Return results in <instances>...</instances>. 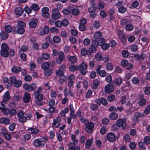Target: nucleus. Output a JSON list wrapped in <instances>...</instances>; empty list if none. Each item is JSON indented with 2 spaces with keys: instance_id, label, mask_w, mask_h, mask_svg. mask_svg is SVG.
<instances>
[{
  "instance_id": "c03bdc74",
  "label": "nucleus",
  "mask_w": 150,
  "mask_h": 150,
  "mask_svg": "<svg viewBox=\"0 0 150 150\" xmlns=\"http://www.w3.org/2000/svg\"><path fill=\"white\" fill-rule=\"evenodd\" d=\"M144 142L146 144H149L150 143V138L149 137L146 136L144 137Z\"/></svg>"
},
{
  "instance_id": "a878e982",
  "label": "nucleus",
  "mask_w": 150,
  "mask_h": 150,
  "mask_svg": "<svg viewBox=\"0 0 150 150\" xmlns=\"http://www.w3.org/2000/svg\"><path fill=\"white\" fill-rule=\"evenodd\" d=\"M25 31L23 28H18L17 31L14 30L13 33L14 34L18 33L20 34H22L24 33Z\"/></svg>"
},
{
  "instance_id": "5701e85b",
  "label": "nucleus",
  "mask_w": 150,
  "mask_h": 150,
  "mask_svg": "<svg viewBox=\"0 0 150 150\" xmlns=\"http://www.w3.org/2000/svg\"><path fill=\"white\" fill-rule=\"evenodd\" d=\"M0 35L1 39L3 40H6L8 38V35L4 31H1Z\"/></svg>"
},
{
  "instance_id": "f704fd0d",
  "label": "nucleus",
  "mask_w": 150,
  "mask_h": 150,
  "mask_svg": "<svg viewBox=\"0 0 150 150\" xmlns=\"http://www.w3.org/2000/svg\"><path fill=\"white\" fill-rule=\"evenodd\" d=\"M31 8L35 11H38L39 9V6L38 5L36 4H34L31 6Z\"/></svg>"
},
{
  "instance_id": "79ce46f5",
  "label": "nucleus",
  "mask_w": 150,
  "mask_h": 150,
  "mask_svg": "<svg viewBox=\"0 0 150 150\" xmlns=\"http://www.w3.org/2000/svg\"><path fill=\"white\" fill-rule=\"evenodd\" d=\"M133 25L131 24H128L126 25L125 27L126 30L128 31H131L133 30Z\"/></svg>"
},
{
  "instance_id": "e433bc0d",
  "label": "nucleus",
  "mask_w": 150,
  "mask_h": 150,
  "mask_svg": "<svg viewBox=\"0 0 150 150\" xmlns=\"http://www.w3.org/2000/svg\"><path fill=\"white\" fill-rule=\"evenodd\" d=\"M77 144H74L72 142L70 143L69 144V150H76V145Z\"/></svg>"
},
{
  "instance_id": "423d86ee",
  "label": "nucleus",
  "mask_w": 150,
  "mask_h": 150,
  "mask_svg": "<svg viewBox=\"0 0 150 150\" xmlns=\"http://www.w3.org/2000/svg\"><path fill=\"white\" fill-rule=\"evenodd\" d=\"M116 124L119 127H122V128L124 129L126 127V123L125 120L122 119H118L117 121Z\"/></svg>"
},
{
  "instance_id": "a19ab883",
  "label": "nucleus",
  "mask_w": 150,
  "mask_h": 150,
  "mask_svg": "<svg viewBox=\"0 0 150 150\" xmlns=\"http://www.w3.org/2000/svg\"><path fill=\"white\" fill-rule=\"evenodd\" d=\"M81 53L82 55L83 56H85L87 54L89 55L88 54L87 50L85 48H83L81 50Z\"/></svg>"
},
{
  "instance_id": "39448f33",
  "label": "nucleus",
  "mask_w": 150,
  "mask_h": 150,
  "mask_svg": "<svg viewBox=\"0 0 150 150\" xmlns=\"http://www.w3.org/2000/svg\"><path fill=\"white\" fill-rule=\"evenodd\" d=\"M65 59V55L63 52L61 51L59 53L58 57L56 59L57 64H61Z\"/></svg>"
},
{
  "instance_id": "f03ea898",
  "label": "nucleus",
  "mask_w": 150,
  "mask_h": 150,
  "mask_svg": "<svg viewBox=\"0 0 150 150\" xmlns=\"http://www.w3.org/2000/svg\"><path fill=\"white\" fill-rule=\"evenodd\" d=\"M34 97L36 99L35 101V103L38 106H40L43 104L41 100H42L43 96L41 94L38 93V92H35L34 93Z\"/></svg>"
},
{
  "instance_id": "f3484780",
  "label": "nucleus",
  "mask_w": 150,
  "mask_h": 150,
  "mask_svg": "<svg viewBox=\"0 0 150 150\" xmlns=\"http://www.w3.org/2000/svg\"><path fill=\"white\" fill-rule=\"evenodd\" d=\"M21 71V68L18 66H14L11 68L12 71L15 73L17 74Z\"/></svg>"
},
{
  "instance_id": "a211bd4d",
  "label": "nucleus",
  "mask_w": 150,
  "mask_h": 150,
  "mask_svg": "<svg viewBox=\"0 0 150 150\" xmlns=\"http://www.w3.org/2000/svg\"><path fill=\"white\" fill-rule=\"evenodd\" d=\"M87 67V65L84 62H83L77 66V69L78 70H79L82 69H86Z\"/></svg>"
},
{
  "instance_id": "7ed1b4c3",
  "label": "nucleus",
  "mask_w": 150,
  "mask_h": 150,
  "mask_svg": "<svg viewBox=\"0 0 150 150\" xmlns=\"http://www.w3.org/2000/svg\"><path fill=\"white\" fill-rule=\"evenodd\" d=\"M24 88L28 91L30 92L33 90H35L36 88V85L35 83H33L29 84L26 83L23 85Z\"/></svg>"
},
{
  "instance_id": "774afa93",
  "label": "nucleus",
  "mask_w": 150,
  "mask_h": 150,
  "mask_svg": "<svg viewBox=\"0 0 150 150\" xmlns=\"http://www.w3.org/2000/svg\"><path fill=\"white\" fill-rule=\"evenodd\" d=\"M4 138L8 140H10L11 139V135L8 133L4 136Z\"/></svg>"
},
{
  "instance_id": "3c124183",
  "label": "nucleus",
  "mask_w": 150,
  "mask_h": 150,
  "mask_svg": "<svg viewBox=\"0 0 150 150\" xmlns=\"http://www.w3.org/2000/svg\"><path fill=\"white\" fill-rule=\"evenodd\" d=\"M98 108V106L96 104H93L91 105V108L92 110H96Z\"/></svg>"
},
{
  "instance_id": "2eb2a0df",
  "label": "nucleus",
  "mask_w": 150,
  "mask_h": 150,
  "mask_svg": "<svg viewBox=\"0 0 150 150\" xmlns=\"http://www.w3.org/2000/svg\"><path fill=\"white\" fill-rule=\"evenodd\" d=\"M60 117H57L56 119L54 120L52 124L55 127L57 128L60 126Z\"/></svg>"
},
{
  "instance_id": "0eeeda50",
  "label": "nucleus",
  "mask_w": 150,
  "mask_h": 150,
  "mask_svg": "<svg viewBox=\"0 0 150 150\" xmlns=\"http://www.w3.org/2000/svg\"><path fill=\"white\" fill-rule=\"evenodd\" d=\"M52 13L53 14L52 15V17L53 19H57L60 17L61 15L57 9H54L52 10Z\"/></svg>"
},
{
  "instance_id": "20e7f679",
  "label": "nucleus",
  "mask_w": 150,
  "mask_h": 150,
  "mask_svg": "<svg viewBox=\"0 0 150 150\" xmlns=\"http://www.w3.org/2000/svg\"><path fill=\"white\" fill-rule=\"evenodd\" d=\"M10 81L13 83L14 86L16 88L20 87L22 84V81L20 80H17L14 76H13L10 78Z\"/></svg>"
},
{
  "instance_id": "2f4dec72",
  "label": "nucleus",
  "mask_w": 150,
  "mask_h": 150,
  "mask_svg": "<svg viewBox=\"0 0 150 150\" xmlns=\"http://www.w3.org/2000/svg\"><path fill=\"white\" fill-rule=\"evenodd\" d=\"M6 31L8 33H11L12 30V27L9 25H6L5 27Z\"/></svg>"
},
{
  "instance_id": "f8f14e48",
  "label": "nucleus",
  "mask_w": 150,
  "mask_h": 150,
  "mask_svg": "<svg viewBox=\"0 0 150 150\" xmlns=\"http://www.w3.org/2000/svg\"><path fill=\"white\" fill-rule=\"evenodd\" d=\"M105 91L107 93H111L114 91V88L112 84H108L106 85L105 88Z\"/></svg>"
},
{
  "instance_id": "de8ad7c7",
  "label": "nucleus",
  "mask_w": 150,
  "mask_h": 150,
  "mask_svg": "<svg viewBox=\"0 0 150 150\" xmlns=\"http://www.w3.org/2000/svg\"><path fill=\"white\" fill-rule=\"evenodd\" d=\"M127 10V9L124 6H121L118 8V11L121 13H123Z\"/></svg>"
},
{
  "instance_id": "4d7b16f0",
  "label": "nucleus",
  "mask_w": 150,
  "mask_h": 150,
  "mask_svg": "<svg viewBox=\"0 0 150 150\" xmlns=\"http://www.w3.org/2000/svg\"><path fill=\"white\" fill-rule=\"evenodd\" d=\"M59 31V30L58 28L54 27H52L50 29V32L51 33H57Z\"/></svg>"
},
{
  "instance_id": "7c9ffc66",
  "label": "nucleus",
  "mask_w": 150,
  "mask_h": 150,
  "mask_svg": "<svg viewBox=\"0 0 150 150\" xmlns=\"http://www.w3.org/2000/svg\"><path fill=\"white\" fill-rule=\"evenodd\" d=\"M93 140V139L91 138L87 141L86 144V148H89L90 146L92 144Z\"/></svg>"
},
{
  "instance_id": "e2e57ef3",
  "label": "nucleus",
  "mask_w": 150,
  "mask_h": 150,
  "mask_svg": "<svg viewBox=\"0 0 150 150\" xmlns=\"http://www.w3.org/2000/svg\"><path fill=\"white\" fill-rule=\"evenodd\" d=\"M86 27L85 25L80 24L79 27V29L81 31H85L86 30Z\"/></svg>"
},
{
  "instance_id": "cd10ccee",
  "label": "nucleus",
  "mask_w": 150,
  "mask_h": 150,
  "mask_svg": "<svg viewBox=\"0 0 150 150\" xmlns=\"http://www.w3.org/2000/svg\"><path fill=\"white\" fill-rule=\"evenodd\" d=\"M98 45V42L96 40H94L92 42L90 46L97 49Z\"/></svg>"
},
{
  "instance_id": "72a5a7b5",
  "label": "nucleus",
  "mask_w": 150,
  "mask_h": 150,
  "mask_svg": "<svg viewBox=\"0 0 150 150\" xmlns=\"http://www.w3.org/2000/svg\"><path fill=\"white\" fill-rule=\"evenodd\" d=\"M41 67L43 70L45 71V75L46 76V74L47 73V71H46V70H47V62H45L42 64L41 65Z\"/></svg>"
},
{
  "instance_id": "ea45409f",
  "label": "nucleus",
  "mask_w": 150,
  "mask_h": 150,
  "mask_svg": "<svg viewBox=\"0 0 150 150\" xmlns=\"http://www.w3.org/2000/svg\"><path fill=\"white\" fill-rule=\"evenodd\" d=\"M18 28H23L25 26V24L22 21H19L18 23Z\"/></svg>"
},
{
  "instance_id": "4be33fe9",
  "label": "nucleus",
  "mask_w": 150,
  "mask_h": 150,
  "mask_svg": "<svg viewBox=\"0 0 150 150\" xmlns=\"http://www.w3.org/2000/svg\"><path fill=\"white\" fill-rule=\"evenodd\" d=\"M11 98L9 92L7 91L4 94L3 97V100L5 101H7L9 100Z\"/></svg>"
},
{
  "instance_id": "9d476101",
  "label": "nucleus",
  "mask_w": 150,
  "mask_h": 150,
  "mask_svg": "<svg viewBox=\"0 0 150 150\" xmlns=\"http://www.w3.org/2000/svg\"><path fill=\"white\" fill-rule=\"evenodd\" d=\"M38 21L37 19L31 18L29 23V26L31 28H35L36 27Z\"/></svg>"
},
{
  "instance_id": "bb28decb",
  "label": "nucleus",
  "mask_w": 150,
  "mask_h": 150,
  "mask_svg": "<svg viewBox=\"0 0 150 150\" xmlns=\"http://www.w3.org/2000/svg\"><path fill=\"white\" fill-rule=\"evenodd\" d=\"M97 49L90 46L88 50V52L89 55H91V53H95L96 52Z\"/></svg>"
},
{
  "instance_id": "052dcab7",
  "label": "nucleus",
  "mask_w": 150,
  "mask_h": 150,
  "mask_svg": "<svg viewBox=\"0 0 150 150\" xmlns=\"http://www.w3.org/2000/svg\"><path fill=\"white\" fill-rule=\"evenodd\" d=\"M62 25L64 26H67L69 24L68 21L66 19H63L62 21Z\"/></svg>"
},
{
  "instance_id": "5fc2aeb1",
  "label": "nucleus",
  "mask_w": 150,
  "mask_h": 150,
  "mask_svg": "<svg viewBox=\"0 0 150 150\" xmlns=\"http://www.w3.org/2000/svg\"><path fill=\"white\" fill-rule=\"evenodd\" d=\"M132 82L134 84H137L139 83L140 81L136 77L132 78Z\"/></svg>"
},
{
  "instance_id": "a18cd8bd",
  "label": "nucleus",
  "mask_w": 150,
  "mask_h": 150,
  "mask_svg": "<svg viewBox=\"0 0 150 150\" xmlns=\"http://www.w3.org/2000/svg\"><path fill=\"white\" fill-rule=\"evenodd\" d=\"M113 65L111 63H108L106 65V68L108 70L110 71L113 68Z\"/></svg>"
},
{
  "instance_id": "6e6d98bb",
  "label": "nucleus",
  "mask_w": 150,
  "mask_h": 150,
  "mask_svg": "<svg viewBox=\"0 0 150 150\" xmlns=\"http://www.w3.org/2000/svg\"><path fill=\"white\" fill-rule=\"evenodd\" d=\"M56 73L58 76L61 77H62L64 76V73L63 71L59 69L57 70L56 71Z\"/></svg>"
},
{
  "instance_id": "603ef678",
  "label": "nucleus",
  "mask_w": 150,
  "mask_h": 150,
  "mask_svg": "<svg viewBox=\"0 0 150 150\" xmlns=\"http://www.w3.org/2000/svg\"><path fill=\"white\" fill-rule=\"evenodd\" d=\"M98 74H99L100 76L102 77L105 76L106 75L105 71L103 70L100 71V72H98Z\"/></svg>"
},
{
  "instance_id": "49530a36",
  "label": "nucleus",
  "mask_w": 150,
  "mask_h": 150,
  "mask_svg": "<svg viewBox=\"0 0 150 150\" xmlns=\"http://www.w3.org/2000/svg\"><path fill=\"white\" fill-rule=\"evenodd\" d=\"M95 58L97 60L100 61L102 60L103 57L100 54L96 53L95 55Z\"/></svg>"
},
{
  "instance_id": "aec40b11",
  "label": "nucleus",
  "mask_w": 150,
  "mask_h": 150,
  "mask_svg": "<svg viewBox=\"0 0 150 150\" xmlns=\"http://www.w3.org/2000/svg\"><path fill=\"white\" fill-rule=\"evenodd\" d=\"M118 117L117 114L114 112L110 113L109 116V118L112 120H116Z\"/></svg>"
},
{
  "instance_id": "9b49d317",
  "label": "nucleus",
  "mask_w": 150,
  "mask_h": 150,
  "mask_svg": "<svg viewBox=\"0 0 150 150\" xmlns=\"http://www.w3.org/2000/svg\"><path fill=\"white\" fill-rule=\"evenodd\" d=\"M107 139L110 142H113L115 139V135L114 133L110 132L107 134Z\"/></svg>"
},
{
  "instance_id": "4468645a",
  "label": "nucleus",
  "mask_w": 150,
  "mask_h": 150,
  "mask_svg": "<svg viewBox=\"0 0 150 150\" xmlns=\"http://www.w3.org/2000/svg\"><path fill=\"white\" fill-rule=\"evenodd\" d=\"M10 120L8 117H1L0 118V123L6 125L10 124Z\"/></svg>"
},
{
  "instance_id": "338daca9",
  "label": "nucleus",
  "mask_w": 150,
  "mask_h": 150,
  "mask_svg": "<svg viewBox=\"0 0 150 150\" xmlns=\"http://www.w3.org/2000/svg\"><path fill=\"white\" fill-rule=\"evenodd\" d=\"M115 13V10L112 8L110 9L108 12V14L110 16H113Z\"/></svg>"
},
{
  "instance_id": "58836bf2",
  "label": "nucleus",
  "mask_w": 150,
  "mask_h": 150,
  "mask_svg": "<svg viewBox=\"0 0 150 150\" xmlns=\"http://www.w3.org/2000/svg\"><path fill=\"white\" fill-rule=\"evenodd\" d=\"M17 112L16 110L14 108H11L9 110V114L11 116H13L16 115Z\"/></svg>"
},
{
  "instance_id": "ddd939ff",
  "label": "nucleus",
  "mask_w": 150,
  "mask_h": 150,
  "mask_svg": "<svg viewBox=\"0 0 150 150\" xmlns=\"http://www.w3.org/2000/svg\"><path fill=\"white\" fill-rule=\"evenodd\" d=\"M30 94L28 93H25L23 97V101L25 103H28L30 101Z\"/></svg>"
},
{
  "instance_id": "37998d69",
  "label": "nucleus",
  "mask_w": 150,
  "mask_h": 150,
  "mask_svg": "<svg viewBox=\"0 0 150 150\" xmlns=\"http://www.w3.org/2000/svg\"><path fill=\"white\" fill-rule=\"evenodd\" d=\"M27 120L26 117L23 116L20 117L19 119V120L20 122L23 123L25 122Z\"/></svg>"
},
{
  "instance_id": "09e8293b",
  "label": "nucleus",
  "mask_w": 150,
  "mask_h": 150,
  "mask_svg": "<svg viewBox=\"0 0 150 150\" xmlns=\"http://www.w3.org/2000/svg\"><path fill=\"white\" fill-rule=\"evenodd\" d=\"M53 40L55 43H58L60 42L61 39L59 36H55L53 38Z\"/></svg>"
},
{
  "instance_id": "8fccbe9b",
  "label": "nucleus",
  "mask_w": 150,
  "mask_h": 150,
  "mask_svg": "<svg viewBox=\"0 0 150 150\" xmlns=\"http://www.w3.org/2000/svg\"><path fill=\"white\" fill-rule=\"evenodd\" d=\"M69 69L71 71H75L78 70L77 66L76 67L73 65H72L70 66Z\"/></svg>"
},
{
  "instance_id": "c9c22d12",
  "label": "nucleus",
  "mask_w": 150,
  "mask_h": 150,
  "mask_svg": "<svg viewBox=\"0 0 150 150\" xmlns=\"http://www.w3.org/2000/svg\"><path fill=\"white\" fill-rule=\"evenodd\" d=\"M79 11L77 8L73 9L71 13L73 15L75 16H77L79 14Z\"/></svg>"
},
{
  "instance_id": "bf43d9fd",
  "label": "nucleus",
  "mask_w": 150,
  "mask_h": 150,
  "mask_svg": "<svg viewBox=\"0 0 150 150\" xmlns=\"http://www.w3.org/2000/svg\"><path fill=\"white\" fill-rule=\"evenodd\" d=\"M90 40L87 38L85 39L83 41V44L86 45H88L90 44Z\"/></svg>"
},
{
  "instance_id": "393cba45",
  "label": "nucleus",
  "mask_w": 150,
  "mask_h": 150,
  "mask_svg": "<svg viewBox=\"0 0 150 150\" xmlns=\"http://www.w3.org/2000/svg\"><path fill=\"white\" fill-rule=\"evenodd\" d=\"M102 36V33L100 31L96 32L94 35V38L96 39H98L101 38Z\"/></svg>"
},
{
  "instance_id": "4c0bfd02",
  "label": "nucleus",
  "mask_w": 150,
  "mask_h": 150,
  "mask_svg": "<svg viewBox=\"0 0 150 150\" xmlns=\"http://www.w3.org/2000/svg\"><path fill=\"white\" fill-rule=\"evenodd\" d=\"M99 84V81L98 79H95L93 83L92 86V88H96L98 86Z\"/></svg>"
},
{
  "instance_id": "c756f323",
  "label": "nucleus",
  "mask_w": 150,
  "mask_h": 150,
  "mask_svg": "<svg viewBox=\"0 0 150 150\" xmlns=\"http://www.w3.org/2000/svg\"><path fill=\"white\" fill-rule=\"evenodd\" d=\"M42 16L43 17L47 18V7H43L42 9Z\"/></svg>"
},
{
  "instance_id": "864d4df0",
  "label": "nucleus",
  "mask_w": 150,
  "mask_h": 150,
  "mask_svg": "<svg viewBox=\"0 0 150 150\" xmlns=\"http://www.w3.org/2000/svg\"><path fill=\"white\" fill-rule=\"evenodd\" d=\"M8 133V131L6 129L2 127L0 129V133L4 136Z\"/></svg>"
},
{
  "instance_id": "473e14b6",
  "label": "nucleus",
  "mask_w": 150,
  "mask_h": 150,
  "mask_svg": "<svg viewBox=\"0 0 150 150\" xmlns=\"http://www.w3.org/2000/svg\"><path fill=\"white\" fill-rule=\"evenodd\" d=\"M28 129L29 130H30L31 133L33 134H36L39 131L38 129L33 127L29 128Z\"/></svg>"
},
{
  "instance_id": "13d9d810",
  "label": "nucleus",
  "mask_w": 150,
  "mask_h": 150,
  "mask_svg": "<svg viewBox=\"0 0 150 150\" xmlns=\"http://www.w3.org/2000/svg\"><path fill=\"white\" fill-rule=\"evenodd\" d=\"M123 57L125 58L127 57L129 55V53L126 50H123L122 52Z\"/></svg>"
},
{
  "instance_id": "f257e3e1",
  "label": "nucleus",
  "mask_w": 150,
  "mask_h": 150,
  "mask_svg": "<svg viewBox=\"0 0 150 150\" xmlns=\"http://www.w3.org/2000/svg\"><path fill=\"white\" fill-rule=\"evenodd\" d=\"M9 48L7 44L2 43L1 45V50L0 51L1 56L4 57H8L9 55Z\"/></svg>"
},
{
  "instance_id": "b1692460",
  "label": "nucleus",
  "mask_w": 150,
  "mask_h": 150,
  "mask_svg": "<svg viewBox=\"0 0 150 150\" xmlns=\"http://www.w3.org/2000/svg\"><path fill=\"white\" fill-rule=\"evenodd\" d=\"M69 60L72 64H74L76 62L77 58L75 56H70L67 57Z\"/></svg>"
},
{
  "instance_id": "dca6fc26",
  "label": "nucleus",
  "mask_w": 150,
  "mask_h": 150,
  "mask_svg": "<svg viewBox=\"0 0 150 150\" xmlns=\"http://www.w3.org/2000/svg\"><path fill=\"white\" fill-rule=\"evenodd\" d=\"M15 14L18 16L21 15L23 13V10L21 7L16 8L14 11Z\"/></svg>"
},
{
  "instance_id": "6e6552de",
  "label": "nucleus",
  "mask_w": 150,
  "mask_h": 150,
  "mask_svg": "<svg viewBox=\"0 0 150 150\" xmlns=\"http://www.w3.org/2000/svg\"><path fill=\"white\" fill-rule=\"evenodd\" d=\"M34 145L36 146H43L45 145V142L44 140L41 138L40 139H35L34 142Z\"/></svg>"
},
{
  "instance_id": "0e129e2a",
  "label": "nucleus",
  "mask_w": 150,
  "mask_h": 150,
  "mask_svg": "<svg viewBox=\"0 0 150 150\" xmlns=\"http://www.w3.org/2000/svg\"><path fill=\"white\" fill-rule=\"evenodd\" d=\"M150 111V104L146 108L144 111V113L147 115L149 113Z\"/></svg>"
},
{
  "instance_id": "680f3d73",
  "label": "nucleus",
  "mask_w": 150,
  "mask_h": 150,
  "mask_svg": "<svg viewBox=\"0 0 150 150\" xmlns=\"http://www.w3.org/2000/svg\"><path fill=\"white\" fill-rule=\"evenodd\" d=\"M54 24L56 26L58 27H61L62 26V21L57 20L55 22Z\"/></svg>"
},
{
  "instance_id": "6ab92c4d",
  "label": "nucleus",
  "mask_w": 150,
  "mask_h": 150,
  "mask_svg": "<svg viewBox=\"0 0 150 150\" xmlns=\"http://www.w3.org/2000/svg\"><path fill=\"white\" fill-rule=\"evenodd\" d=\"M122 82L121 79L120 78H116L112 82V85H120Z\"/></svg>"
},
{
  "instance_id": "69168bd1",
  "label": "nucleus",
  "mask_w": 150,
  "mask_h": 150,
  "mask_svg": "<svg viewBox=\"0 0 150 150\" xmlns=\"http://www.w3.org/2000/svg\"><path fill=\"white\" fill-rule=\"evenodd\" d=\"M102 48L104 50H105L108 49L109 47V45L107 43H104L101 46Z\"/></svg>"
},
{
  "instance_id": "c85d7f7f",
  "label": "nucleus",
  "mask_w": 150,
  "mask_h": 150,
  "mask_svg": "<svg viewBox=\"0 0 150 150\" xmlns=\"http://www.w3.org/2000/svg\"><path fill=\"white\" fill-rule=\"evenodd\" d=\"M146 100L144 98L141 99L139 102V104L140 106H143L145 105L146 103Z\"/></svg>"
},
{
  "instance_id": "412c9836",
  "label": "nucleus",
  "mask_w": 150,
  "mask_h": 150,
  "mask_svg": "<svg viewBox=\"0 0 150 150\" xmlns=\"http://www.w3.org/2000/svg\"><path fill=\"white\" fill-rule=\"evenodd\" d=\"M0 110H1L2 112L5 115H7L9 114V109L7 108L0 107Z\"/></svg>"
},
{
  "instance_id": "1a4fd4ad",
  "label": "nucleus",
  "mask_w": 150,
  "mask_h": 150,
  "mask_svg": "<svg viewBox=\"0 0 150 150\" xmlns=\"http://www.w3.org/2000/svg\"><path fill=\"white\" fill-rule=\"evenodd\" d=\"M94 126V124L93 123L91 122L88 123L86 125V131L88 133H91L92 132Z\"/></svg>"
}]
</instances>
